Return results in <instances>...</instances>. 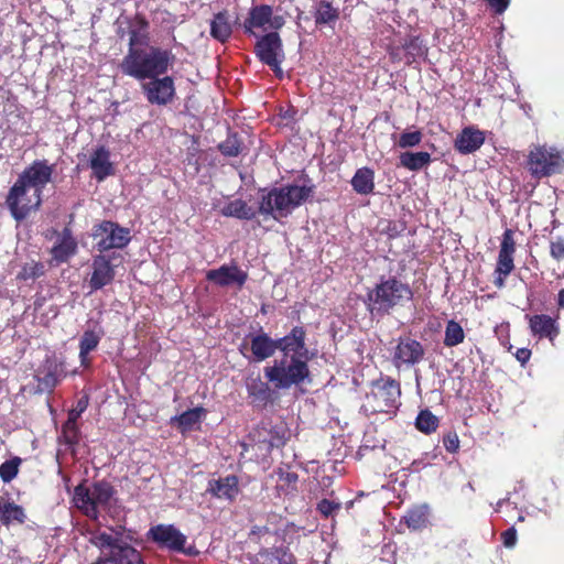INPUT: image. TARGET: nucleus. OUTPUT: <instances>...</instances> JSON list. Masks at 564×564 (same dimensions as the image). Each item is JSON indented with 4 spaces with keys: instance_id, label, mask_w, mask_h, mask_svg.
<instances>
[{
    "instance_id": "nucleus-1",
    "label": "nucleus",
    "mask_w": 564,
    "mask_h": 564,
    "mask_svg": "<svg viewBox=\"0 0 564 564\" xmlns=\"http://www.w3.org/2000/svg\"><path fill=\"white\" fill-rule=\"evenodd\" d=\"M53 165L36 160L23 170L6 197L12 217L21 221L42 205L44 187L52 181Z\"/></svg>"
},
{
    "instance_id": "nucleus-2",
    "label": "nucleus",
    "mask_w": 564,
    "mask_h": 564,
    "mask_svg": "<svg viewBox=\"0 0 564 564\" xmlns=\"http://www.w3.org/2000/svg\"><path fill=\"white\" fill-rule=\"evenodd\" d=\"M131 540L130 531L122 525L96 529L89 541L100 551V556L91 564H144Z\"/></svg>"
},
{
    "instance_id": "nucleus-3",
    "label": "nucleus",
    "mask_w": 564,
    "mask_h": 564,
    "mask_svg": "<svg viewBox=\"0 0 564 564\" xmlns=\"http://www.w3.org/2000/svg\"><path fill=\"white\" fill-rule=\"evenodd\" d=\"M137 33L130 36L128 54L121 62L123 74L138 80L155 78L166 74L169 67L174 64L175 55L170 50L150 46L147 50L135 48Z\"/></svg>"
},
{
    "instance_id": "nucleus-4",
    "label": "nucleus",
    "mask_w": 564,
    "mask_h": 564,
    "mask_svg": "<svg viewBox=\"0 0 564 564\" xmlns=\"http://www.w3.org/2000/svg\"><path fill=\"white\" fill-rule=\"evenodd\" d=\"M413 296L409 284L394 276L381 278L380 282L368 293V311L373 318H380L395 306H402Z\"/></svg>"
},
{
    "instance_id": "nucleus-5",
    "label": "nucleus",
    "mask_w": 564,
    "mask_h": 564,
    "mask_svg": "<svg viewBox=\"0 0 564 564\" xmlns=\"http://www.w3.org/2000/svg\"><path fill=\"white\" fill-rule=\"evenodd\" d=\"M312 194V187L305 185H285L274 187L261 197L259 214L271 216L275 220L288 217Z\"/></svg>"
},
{
    "instance_id": "nucleus-6",
    "label": "nucleus",
    "mask_w": 564,
    "mask_h": 564,
    "mask_svg": "<svg viewBox=\"0 0 564 564\" xmlns=\"http://www.w3.org/2000/svg\"><path fill=\"white\" fill-rule=\"evenodd\" d=\"M265 379L278 390H288L310 382L308 362L288 358L275 359L271 366L264 367Z\"/></svg>"
},
{
    "instance_id": "nucleus-7",
    "label": "nucleus",
    "mask_w": 564,
    "mask_h": 564,
    "mask_svg": "<svg viewBox=\"0 0 564 564\" xmlns=\"http://www.w3.org/2000/svg\"><path fill=\"white\" fill-rule=\"evenodd\" d=\"M115 490L112 486L105 481L95 482L90 488L79 485L74 490V503L87 517L98 519L99 509H106Z\"/></svg>"
},
{
    "instance_id": "nucleus-8",
    "label": "nucleus",
    "mask_w": 564,
    "mask_h": 564,
    "mask_svg": "<svg viewBox=\"0 0 564 564\" xmlns=\"http://www.w3.org/2000/svg\"><path fill=\"white\" fill-rule=\"evenodd\" d=\"M400 384L391 378H381L372 383L371 393L366 398V408L372 413H389L399 405Z\"/></svg>"
},
{
    "instance_id": "nucleus-9",
    "label": "nucleus",
    "mask_w": 564,
    "mask_h": 564,
    "mask_svg": "<svg viewBox=\"0 0 564 564\" xmlns=\"http://www.w3.org/2000/svg\"><path fill=\"white\" fill-rule=\"evenodd\" d=\"M528 169L535 177L560 173L564 169V154L553 147L532 145L528 155Z\"/></svg>"
},
{
    "instance_id": "nucleus-10",
    "label": "nucleus",
    "mask_w": 564,
    "mask_h": 564,
    "mask_svg": "<svg viewBox=\"0 0 564 564\" xmlns=\"http://www.w3.org/2000/svg\"><path fill=\"white\" fill-rule=\"evenodd\" d=\"M93 237L98 239L97 249L105 252L110 249H122L130 242V230L117 223L105 220L94 227Z\"/></svg>"
},
{
    "instance_id": "nucleus-11",
    "label": "nucleus",
    "mask_w": 564,
    "mask_h": 564,
    "mask_svg": "<svg viewBox=\"0 0 564 564\" xmlns=\"http://www.w3.org/2000/svg\"><path fill=\"white\" fill-rule=\"evenodd\" d=\"M256 53L259 59L268 65L278 77H282L281 63L284 59V52L278 33L271 32L261 36L257 42Z\"/></svg>"
},
{
    "instance_id": "nucleus-12",
    "label": "nucleus",
    "mask_w": 564,
    "mask_h": 564,
    "mask_svg": "<svg viewBox=\"0 0 564 564\" xmlns=\"http://www.w3.org/2000/svg\"><path fill=\"white\" fill-rule=\"evenodd\" d=\"M149 536L161 547L173 552L194 554V547H185L187 538L173 524H158L149 531Z\"/></svg>"
},
{
    "instance_id": "nucleus-13",
    "label": "nucleus",
    "mask_w": 564,
    "mask_h": 564,
    "mask_svg": "<svg viewBox=\"0 0 564 564\" xmlns=\"http://www.w3.org/2000/svg\"><path fill=\"white\" fill-rule=\"evenodd\" d=\"M305 340V329L302 326H294L288 335L278 338V350L282 352V358L308 362L312 355Z\"/></svg>"
},
{
    "instance_id": "nucleus-14",
    "label": "nucleus",
    "mask_w": 564,
    "mask_h": 564,
    "mask_svg": "<svg viewBox=\"0 0 564 564\" xmlns=\"http://www.w3.org/2000/svg\"><path fill=\"white\" fill-rule=\"evenodd\" d=\"M239 350L246 358L263 361L272 357L278 350V339H273L267 333L260 330L247 336Z\"/></svg>"
},
{
    "instance_id": "nucleus-15",
    "label": "nucleus",
    "mask_w": 564,
    "mask_h": 564,
    "mask_svg": "<svg viewBox=\"0 0 564 564\" xmlns=\"http://www.w3.org/2000/svg\"><path fill=\"white\" fill-rule=\"evenodd\" d=\"M425 355L423 345L410 337L399 338L392 355V362L398 368H410L420 364Z\"/></svg>"
},
{
    "instance_id": "nucleus-16",
    "label": "nucleus",
    "mask_w": 564,
    "mask_h": 564,
    "mask_svg": "<svg viewBox=\"0 0 564 564\" xmlns=\"http://www.w3.org/2000/svg\"><path fill=\"white\" fill-rule=\"evenodd\" d=\"M148 83H143L141 88L147 100L152 105L165 106L175 97L174 80L170 76L162 78H150Z\"/></svg>"
},
{
    "instance_id": "nucleus-17",
    "label": "nucleus",
    "mask_w": 564,
    "mask_h": 564,
    "mask_svg": "<svg viewBox=\"0 0 564 564\" xmlns=\"http://www.w3.org/2000/svg\"><path fill=\"white\" fill-rule=\"evenodd\" d=\"M285 23L282 15H273V9L268 4H260L251 8L245 28L251 32L253 28L267 30H279Z\"/></svg>"
},
{
    "instance_id": "nucleus-18",
    "label": "nucleus",
    "mask_w": 564,
    "mask_h": 564,
    "mask_svg": "<svg viewBox=\"0 0 564 564\" xmlns=\"http://www.w3.org/2000/svg\"><path fill=\"white\" fill-rule=\"evenodd\" d=\"M91 275L88 282L90 293L110 284L116 275L111 259L105 254H97L93 258Z\"/></svg>"
},
{
    "instance_id": "nucleus-19",
    "label": "nucleus",
    "mask_w": 564,
    "mask_h": 564,
    "mask_svg": "<svg viewBox=\"0 0 564 564\" xmlns=\"http://www.w3.org/2000/svg\"><path fill=\"white\" fill-rule=\"evenodd\" d=\"M206 279L218 286L236 285L241 288L246 283L248 274L236 264H223L218 269L207 271Z\"/></svg>"
},
{
    "instance_id": "nucleus-20",
    "label": "nucleus",
    "mask_w": 564,
    "mask_h": 564,
    "mask_svg": "<svg viewBox=\"0 0 564 564\" xmlns=\"http://www.w3.org/2000/svg\"><path fill=\"white\" fill-rule=\"evenodd\" d=\"M527 318L533 337L539 339L546 338L551 344H554L560 334L557 317H552L546 314H536L527 316Z\"/></svg>"
},
{
    "instance_id": "nucleus-21",
    "label": "nucleus",
    "mask_w": 564,
    "mask_h": 564,
    "mask_svg": "<svg viewBox=\"0 0 564 564\" xmlns=\"http://www.w3.org/2000/svg\"><path fill=\"white\" fill-rule=\"evenodd\" d=\"M110 155V151L105 145L96 147L90 153L89 167L91 169L93 177L98 182L105 181L116 172Z\"/></svg>"
},
{
    "instance_id": "nucleus-22",
    "label": "nucleus",
    "mask_w": 564,
    "mask_h": 564,
    "mask_svg": "<svg viewBox=\"0 0 564 564\" xmlns=\"http://www.w3.org/2000/svg\"><path fill=\"white\" fill-rule=\"evenodd\" d=\"M516 251V242L513 239V231L511 229L505 230L500 243L496 273L500 275H509L514 269L513 254Z\"/></svg>"
},
{
    "instance_id": "nucleus-23",
    "label": "nucleus",
    "mask_w": 564,
    "mask_h": 564,
    "mask_svg": "<svg viewBox=\"0 0 564 564\" xmlns=\"http://www.w3.org/2000/svg\"><path fill=\"white\" fill-rule=\"evenodd\" d=\"M207 492L217 499L234 501L239 495V480L235 475H228L208 481Z\"/></svg>"
},
{
    "instance_id": "nucleus-24",
    "label": "nucleus",
    "mask_w": 564,
    "mask_h": 564,
    "mask_svg": "<svg viewBox=\"0 0 564 564\" xmlns=\"http://www.w3.org/2000/svg\"><path fill=\"white\" fill-rule=\"evenodd\" d=\"M245 383L253 405L263 408L272 400L271 388L259 375L247 377Z\"/></svg>"
},
{
    "instance_id": "nucleus-25",
    "label": "nucleus",
    "mask_w": 564,
    "mask_h": 564,
    "mask_svg": "<svg viewBox=\"0 0 564 564\" xmlns=\"http://www.w3.org/2000/svg\"><path fill=\"white\" fill-rule=\"evenodd\" d=\"M484 142L485 134L482 131L474 127H466L457 135L455 149L462 154H469L476 152Z\"/></svg>"
},
{
    "instance_id": "nucleus-26",
    "label": "nucleus",
    "mask_w": 564,
    "mask_h": 564,
    "mask_svg": "<svg viewBox=\"0 0 564 564\" xmlns=\"http://www.w3.org/2000/svg\"><path fill=\"white\" fill-rule=\"evenodd\" d=\"M77 242L73 237L70 230L65 228L58 237L56 243L53 246L51 252L53 259L57 263L66 262L72 256L76 253Z\"/></svg>"
},
{
    "instance_id": "nucleus-27",
    "label": "nucleus",
    "mask_w": 564,
    "mask_h": 564,
    "mask_svg": "<svg viewBox=\"0 0 564 564\" xmlns=\"http://www.w3.org/2000/svg\"><path fill=\"white\" fill-rule=\"evenodd\" d=\"M205 413L206 411L204 408L197 406L171 417V424L176 426L181 433L184 434L197 429L204 419Z\"/></svg>"
},
{
    "instance_id": "nucleus-28",
    "label": "nucleus",
    "mask_w": 564,
    "mask_h": 564,
    "mask_svg": "<svg viewBox=\"0 0 564 564\" xmlns=\"http://www.w3.org/2000/svg\"><path fill=\"white\" fill-rule=\"evenodd\" d=\"M220 214L225 217H234L240 220H251L256 218L259 209L248 205L242 199H234L227 202L221 208Z\"/></svg>"
},
{
    "instance_id": "nucleus-29",
    "label": "nucleus",
    "mask_w": 564,
    "mask_h": 564,
    "mask_svg": "<svg viewBox=\"0 0 564 564\" xmlns=\"http://www.w3.org/2000/svg\"><path fill=\"white\" fill-rule=\"evenodd\" d=\"M430 507L426 503L409 509L402 520L410 530L419 531L429 524Z\"/></svg>"
},
{
    "instance_id": "nucleus-30",
    "label": "nucleus",
    "mask_w": 564,
    "mask_h": 564,
    "mask_svg": "<svg viewBox=\"0 0 564 564\" xmlns=\"http://www.w3.org/2000/svg\"><path fill=\"white\" fill-rule=\"evenodd\" d=\"M231 33L232 26L228 13L224 11L215 14L210 21V35L220 43H225Z\"/></svg>"
},
{
    "instance_id": "nucleus-31",
    "label": "nucleus",
    "mask_w": 564,
    "mask_h": 564,
    "mask_svg": "<svg viewBox=\"0 0 564 564\" xmlns=\"http://www.w3.org/2000/svg\"><path fill=\"white\" fill-rule=\"evenodd\" d=\"M351 186L360 195L371 194L375 189V172L370 167L358 169L351 178Z\"/></svg>"
},
{
    "instance_id": "nucleus-32",
    "label": "nucleus",
    "mask_w": 564,
    "mask_h": 564,
    "mask_svg": "<svg viewBox=\"0 0 564 564\" xmlns=\"http://www.w3.org/2000/svg\"><path fill=\"white\" fill-rule=\"evenodd\" d=\"M400 165L409 171L415 172L426 167L431 163V154L425 151L403 152L399 156Z\"/></svg>"
},
{
    "instance_id": "nucleus-33",
    "label": "nucleus",
    "mask_w": 564,
    "mask_h": 564,
    "mask_svg": "<svg viewBox=\"0 0 564 564\" xmlns=\"http://www.w3.org/2000/svg\"><path fill=\"white\" fill-rule=\"evenodd\" d=\"M62 376V369L56 364H50L44 371L36 376L37 388L42 392H51L58 383Z\"/></svg>"
},
{
    "instance_id": "nucleus-34",
    "label": "nucleus",
    "mask_w": 564,
    "mask_h": 564,
    "mask_svg": "<svg viewBox=\"0 0 564 564\" xmlns=\"http://www.w3.org/2000/svg\"><path fill=\"white\" fill-rule=\"evenodd\" d=\"M102 335L101 330L87 329L84 332L79 340V358L83 365L88 364L87 356L97 348Z\"/></svg>"
},
{
    "instance_id": "nucleus-35",
    "label": "nucleus",
    "mask_w": 564,
    "mask_h": 564,
    "mask_svg": "<svg viewBox=\"0 0 564 564\" xmlns=\"http://www.w3.org/2000/svg\"><path fill=\"white\" fill-rule=\"evenodd\" d=\"M0 513V520L2 524L6 527L11 525L13 522L23 524L26 520L24 509L21 506L11 501H7L1 506Z\"/></svg>"
},
{
    "instance_id": "nucleus-36",
    "label": "nucleus",
    "mask_w": 564,
    "mask_h": 564,
    "mask_svg": "<svg viewBox=\"0 0 564 564\" xmlns=\"http://www.w3.org/2000/svg\"><path fill=\"white\" fill-rule=\"evenodd\" d=\"M403 48L405 51L406 64H412L417 59L425 57L427 53V47L419 37H411L404 43Z\"/></svg>"
},
{
    "instance_id": "nucleus-37",
    "label": "nucleus",
    "mask_w": 564,
    "mask_h": 564,
    "mask_svg": "<svg viewBox=\"0 0 564 564\" xmlns=\"http://www.w3.org/2000/svg\"><path fill=\"white\" fill-rule=\"evenodd\" d=\"M415 426L420 432L430 434L437 429L438 419L430 410H422L416 416Z\"/></svg>"
},
{
    "instance_id": "nucleus-38",
    "label": "nucleus",
    "mask_w": 564,
    "mask_h": 564,
    "mask_svg": "<svg viewBox=\"0 0 564 564\" xmlns=\"http://www.w3.org/2000/svg\"><path fill=\"white\" fill-rule=\"evenodd\" d=\"M464 338L465 334L462 326L455 321H449L445 328L444 345L446 347H454L463 343Z\"/></svg>"
},
{
    "instance_id": "nucleus-39",
    "label": "nucleus",
    "mask_w": 564,
    "mask_h": 564,
    "mask_svg": "<svg viewBox=\"0 0 564 564\" xmlns=\"http://www.w3.org/2000/svg\"><path fill=\"white\" fill-rule=\"evenodd\" d=\"M44 274V264L37 261H30L23 264L17 279L22 281L35 280Z\"/></svg>"
},
{
    "instance_id": "nucleus-40",
    "label": "nucleus",
    "mask_w": 564,
    "mask_h": 564,
    "mask_svg": "<svg viewBox=\"0 0 564 564\" xmlns=\"http://www.w3.org/2000/svg\"><path fill=\"white\" fill-rule=\"evenodd\" d=\"M22 463V459L18 456L12 457L11 459H8L3 462L0 465V478L3 482H10L13 480L18 473L19 467Z\"/></svg>"
},
{
    "instance_id": "nucleus-41",
    "label": "nucleus",
    "mask_w": 564,
    "mask_h": 564,
    "mask_svg": "<svg viewBox=\"0 0 564 564\" xmlns=\"http://www.w3.org/2000/svg\"><path fill=\"white\" fill-rule=\"evenodd\" d=\"M292 555L283 554V557H280L279 551L270 552L262 551L259 553L257 558L251 562V564H292L291 562Z\"/></svg>"
},
{
    "instance_id": "nucleus-42",
    "label": "nucleus",
    "mask_w": 564,
    "mask_h": 564,
    "mask_svg": "<svg viewBox=\"0 0 564 564\" xmlns=\"http://www.w3.org/2000/svg\"><path fill=\"white\" fill-rule=\"evenodd\" d=\"M337 17V11L330 6V3L322 2L317 8L315 20L316 23H329L335 21Z\"/></svg>"
},
{
    "instance_id": "nucleus-43",
    "label": "nucleus",
    "mask_w": 564,
    "mask_h": 564,
    "mask_svg": "<svg viewBox=\"0 0 564 564\" xmlns=\"http://www.w3.org/2000/svg\"><path fill=\"white\" fill-rule=\"evenodd\" d=\"M423 134L420 130L405 131L400 134L398 145L402 149L413 148L421 143Z\"/></svg>"
},
{
    "instance_id": "nucleus-44",
    "label": "nucleus",
    "mask_w": 564,
    "mask_h": 564,
    "mask_svg": "<svg viewBox=\"0 0 564 564\" xmlns=\"http://www.w3.org/2000/svg\"><path fill=\"white\" fill-rule=\"evenodd\" d=\"M219 149L227 156H237L240 153V147L236 138H228L219 145Z\"/></svg>"
},
{
    "instance_id": "nucleus-45",
    "label": "nucleus",
    "mask_w": 564,
    "mask_h": 564,
    "mask_svg": "<svg viewBox=\"0 0 564 564\" xmlns=\"http://www.w3.org/2000/svg\"><path fill=\"white\" fill-rule=\"evenodd\" d=\"M551 257L556 261L564 260V238L557 237L550 243Z\"/></svg>"
},
{
    "instance_id": "nucleus-46",
    "label": "nucleus",
    "mask_w": 564,
    "mask_h": 564,
    "mask_svg": "<svg viewBox=\"0 0 564 564\" xmlns=\"http://www.w3.org/2000/svg\"><path fill=\"white\" fill-rule=\"evenodd\" d=\"M340 509V503L328 499H323L317 505V510L325 517L332 516Z\"/></svg>"
},
{
    "instance_id": "nucleus-47",
    "label": "nucleus",
    "mask_w": 564,
    "mask_h": 564,
    "mask_svg": "<svg viewBox=\"0 0 564 564\" xmlns=\"http://www.w3.org/2000/svg\"><path fill=\"white\" fill-rule=\"evenodd\" d=\"M87 406H88V398L87 397H82L80 399H78L76 406L68 412V417H70V424L73 422H77V420L80 417L83 412H85Z\"/></svg>"
},
{
    "instance_id": "nucleus-48",
    "label": "nucleus",
    "mask_w": 564,
    "mask_h": 564,
    "mask_svg": "<svg viewBox=\"0 0 564 564\" xmlns=\"http://www.w3.org/2000/svg\"><path fill=\"white\" fill-rule=\"evenodd\" d=\"M63 434L68 443H74L78 434L77 422L70 424V417H68L63 425Z\"/></svg>"
},
{
    "instance_id": "nucleus-49",
    "label": "nucleus",
    "mask_w": 564,
    "mask_h": 564,
    "mask_svg": "<svg viewBox=\"0 0 564 564\" xmlns=\"http://www.w3.org/2000/svg\"><path fill=\"white\" fill-rule=\"evenodd\" d=\"M443 444H444V447L446 448V451H448L451 453L456 452L459 447V440H458L457 434H455V433L447 434L443 440Z\"/></svg>"
},
{
    "instance_id": "nucleus-50",
    "label": "nucleus",
    "mask_w": 564,
    "mask_h": 564,
    "mask_svg": "<svg viewBox=\"0 0 564 564\" xmlns=\"http://www.w3.org/2000/svg\"><path fill=\"white\" fill-rule=\"evenodd\" d=\"M501 538L506 547H513L517 543V530L514 528H509L501 534Z\"/></svg>"
},
{
    "instance_id": "nucleus-51",
    "label": "nucleus",
    "mask_w": 564,
    "mask_h": 564,
    "mask_svg": "<svg viewBox=\"0 0 564 564\" xmlns=\"http://www.w3.org/2000/svg\"><path fill=\"white\" fill-rule=\"evenodd\" d=\"M497 14H502L509 7L510 0H487Z\"/></svg>"
},
{
    "instance_id": "nucleus-52",
    "label": "nucleus",
    "mask_w": 564,
    "mask_h": 564,
    "mask_svg": "<svg viewBox=\"0 0 564 564\" xmlns=\"http://www.w3.org/2000/svg\"><path fill=\"white\" fill-rule=\"evenodd\" d=\"M517 360L522 365L524 366L530 357H531V350L528 349V348H519L516 354H514Z\"/></svg>"
},
{
    "instance_id": "nucleus-53",
    "label": "nucleus",
    "mask_w": 564,
    "mask_h": 564,
    "mask_svg": "<svg viewBox=\"0 0 564 564\" xmlns=\"http://www.w3.org/2000/svg\"><path fill=\"white\" fill-rule=\"evenodd\" d=\"M557 306H558V308L564 310V289L558 291Z\"/></svg>"
},
{
    "instance_id": "nucleus-54",
    "label": "nucleus",
    "mask_w": 564,
    "mask_h": 564,
    "mask_svg": "<svg viewBox=\"0 0 564 564\" xmlns=\"http://www.w3.org/2000/svg\"><path fill=\"white\" fill-rule=\"evenodd\" d=\"M508 275H500L498 274L497 278L495 279V284L496 286L498 288H502L505 285V280Z\"/></svg>"
},
{
    "instance_id": "nucleus-55",
    "label": "nucleus",
    "mask_w": 564,
    "mask_h": 564,
    "mask_svg": "<svg viewBox=\"0 0 564 564\" xmlns=\"http://www.w3.org/2000/svg\"><path fill=\"white\" fill-rule=\"evenodd\" d=\"M286 479L289 482H295L297 480V475L295 473H289L286 475Z\"/></svg>"
},
{
    "instance_id": "nucleus-56",
    "label": "nucleus",
    "mask_w": 564,
    "mask_h": 564,
    "mask_svg": "<svg viewBox=\"0 0 564 564\" xmlns=\"http://www.w3.org/2000/svg\"><path fill=\"white\" fill-rule=\"evenodd\" d=\"M506 501H507L506 499H501V500H499V501L497 502V506H496L495 511H496V512L500 511L501 506H502Z\"/></svg>"
},
{
    "instance_id": "nucleus-57",
    "label": "nucleus",
    "mask_w": 564,
    "mask_h": 564,
    "mask_svg": "<svg viewBox=\"0 0 564 564\" xmlns=\"http://www.w3.org/2000/svg\"><path fill=\"white\" fill-rule=\"evenodd\" d=\"M262 446L265 448V451H268V452H269V451L271 449V447H272V443H271V442H265V441H264V442L262 443Z\"/></svg>"
},
{
    "instance_id": "nucleus-58",
    "label": "nucleus",
    "mask_w": 564,
    "mask_h": 564,
    "mask_svg": "<svg viewBox=\"0 0 564 564\" xmlns=\"http://www.w3.org/2000/svg\"><path fill=\"white\" fill-rule=\"evenodd\" d=\"M391 57L394 59V58H397V55H394L393 53H391Z\"/></svg>"
}]
</instances>
